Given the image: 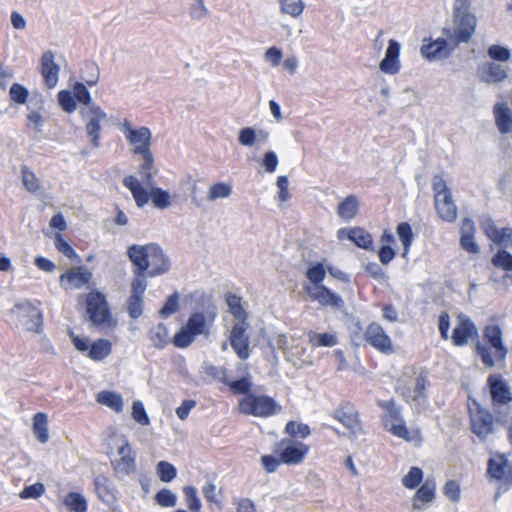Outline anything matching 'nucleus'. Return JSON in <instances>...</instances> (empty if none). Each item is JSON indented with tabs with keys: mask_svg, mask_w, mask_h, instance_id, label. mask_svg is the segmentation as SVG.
<instances>
[{
	"mask_svg": "<svg viewBox=\"0 0 512 512\" xmlns=\"http://www.w3.org/2000/svg\"><path fill=\"white\" fill-rule=\"evenodd\" d=\"M487 385L494 405H507L512 401L510 387L500 374H491Z\"/></svg>",
	"mask_w": 512,
	"mask_h": 512,
	"instance_id": "nucleus-19",
	"label": "nucleus"
},
{
	"mask_svg": "<svg viewBox=\"0 0 512 512\" xmlns=\"http://www.w3.org/2000/svg\"><path fill=\"white\" fill-rule=\"evenodd\" d=\"M134 278L131 282V295L143 297L147 288L146 274H140L138 269L133 267Z\"/></svg>",
	"mask_w": 512,
	"mask_h": 512,
	"instance_id": "nucleus-50",
	"label": "nucleus"
},
{
	"mask_svg": "<svg viewBox=\"0 0 512 512\" xmlns=\"http://www.w3.org/2000/svg\"><path fill=\"white\" fill-rule=\"evenodd\" d=\"M94 490L103 503L114 505L117 502L116 489L114 488L109 477L101 474L93 480Z\"/></svg>",
	"mask_w": 512,
	"mask_h": 512,
	"instance_id": "nucleus-27",
	"label": "nucleus"
},
{
	"mask_svg": "<svg viewBox=\"0 0 512 512\" xmlns=\"http://www.w3.org/2000/svg\"><path fill=\"white\" fill-rule=\"evenodd\" d=\"M33 432L37 440L46 443L49 439L48 418L43 412H38L33 417Z\"/></svg>",
	"mask_w": 512,
	"mask_h": 512,
	"instance_id": "nucleus-36",
	"label": "nucleus"
},
{
	"mask_svg": "<svg viewBox=\"0 0 512 512\" xmlns=\"http://www.w3.org/2000/svg\"><path fill=\"white\" fill-rule=\"evenodd\" d=\"M54 245L58 252L70 260H79V256L71 244L64 238L62 233H55Z\"/></svg>",
	"mask_w": 512,
	"mask_h": 512,
	"instance_id": "nucleus-44",
	"label": "nucleus"
},
{
	"mask_svg": "<svg viewBox=\"0 0 512 512\" xmlns=\"http://www.w3.org/2000/svg\"><path fill=\"white\" fill-rule=\"evenodd\" d=\"M73 93L75 95V99L78 102L84 104L86 107H89L90 105H95L94 103H92L90 92L83 83H75V85L73 86Z\"/></svg>",
	"mask_w": 512,
	"mask_h": 512,
	"instance_id": "nucleus-59",
	"label": "nucleus"
},
{
	"mask_svg": "<svg viewBox=\"0 0 512 512\" xmlns=\"http://www.w3.org/2000/svg\"><path fill=\"white\" fill-rule=\"evenodd\" d=\"M447 47V41L444 38H438L434 41L429 39L428 43H424L421 47V54L424 58L432 61L443 57Z\"/></svg>",
	"mask_w": 512,
	"mask_h": 512,
	"instance_id": "nucleus-31",
	"label": "nucleus"
},
{
	"mask_svg": "<svg viewBox=\"0 0 512 512\" xmlns=\"http://www.w3.org/2000/svg\"><path fill=\"white\" fill-rule=\"evenodd\" d=\"M428 385L427 377L421 373L417 379L415 386L412 390H408L407 393H404V399L406 402H416L422 398H425V390Z\"/></svg>",
	"mask_w": 512,
	"mask_h": 512,
	"instance_id": "nucleus-38",
	"label": "nucleus"
},
{
	"mask_svg": "<svg viewBox=\"0 0 512 512\" xmlns=\"http://www.w3.org/2000/svg\"><path fill=\"white\" fill-rule=\"evenodd\" d=\"M58 102L67 113H72L77 108L75 95L68 90H62L58 93Z\"/></svg>",
	"mask_w": 512,
	"mask_h": 512,
	"instance_id": "nucleus-52",
	"label": "nucleus"
},
{
	"mask_svg": "<svg viewBox=\"0 0 512 512\" xmlns=\"http://www.w3.org/2000/svg\"><path fill=\"white\" fill-rule=\"evenodd\" d=\"M459 324L453 329L451 339L454 345L464 346L469 339L478 338V330L472 319L464 314L458 315Z\"/></svg>",
	"mask_w": 512,
	"mask_h": 512,
	"instance_id": "nucleus-21",
	"label": "nucleus"
},
{
	"mask_svg": "<svg viewBox=\"0 0 512 512\" xmlns=\"http://www.w3.org/2000/svg\"><path fill=\"white\" fill-rule=\"evenodd\" d=\"M507 464V459L501 457V462L496 461L494 458H489L487 473L491 478L496 480H501L505 474V466Z\"/></svg>",
	"mask_w": 512,
	"mask_h": 512,
	"instance_id": "nucleus-51",
	"label": "nucleus"
},
{
	"mask_svg": "<svg viewBox=\"0 0 512 512\" xmlns=\"http://www.w3.org/2000/svg\"><path fill=\"white\" fill-rule=\"evenodd\" d=\"M178 307H179V295L177 292H174L167 298L164 306L160 310V314L163 317H168V316L174 314L178 310Z\"/></svg>",
	"mask_w": 512,
	"mask_h": 512,
	"instance_id": "nucleus-62",
	"label": "nucleus"
},
{
	"mask_svg": "<svg viewBox=\"0 0 512 512\" xmlns=\"http://www.w3.org/2000/svg\"><path fill=\"white\" fill-rule=\"evenodd\" d=\"M63 504L71 512H86L88 507L85 497L78 492H69L65 496Z\"/></svg>",
	"mask_w": 512,
	"mask_h": 512,
	"instance_id": "nucleus-39",
	"label": "nucleus"
},
{
	"mask_svg": "<svg viewBox=\"0 0 512 512\" xmlns=\"http://www.w3.org/2000/svg\"><path fill=\"white\" fill-rule=\"evenodd\" d=\"M347 237L356 246L363 249H370L373 244L372 235L362 227L350 228L347 231Z\"/></svg>",
	"mask_w": 512,
	"mask_h": 512,
	"instance_id": "nucleus-35",
	"label": "nucleus"
},
{
	"mask_svg": "<svg viewBox=\"0 0 512 512\" xmlns=\"http://www.w3.org/2000/svg\"><path fill=\"white\" fill-rule=\"evenodd\" d=\"M45 492V487L42 483L37 482L32 485L24 487L19 496L22 499H37Z\"/></svg>",
	"mask_w": 512,
	"mask_h": 512,
	"instance_id": "nucleus-61",
	"label": "nucleus"
},
{
	"mask_svg": "<svg viewBox=\"0 0 512 512\" xmlns=\"http://www.w3.org/2000/svg\"><path fill=\"white\" fill-rule=\"evenodd\" d=\"M156 472L159 479L164 483L171 482L177 476V469L173 464L167 461L158 462Z\"/></svg>",
	"mask_w": 512,
	"mask_h": 512,
	"instance_id": "nucleus-45",
	"label": "nucleus"
},
{
	"mask_svg": "<svg viewBox=\"0 0 512 512\" xmlns=\"http://www.w3.org/2000/svg\"><path fill=\"white\" fill-rule=\"evenodd\" d=\"M309 342L313 347H333L337 344V337L331 333H309Z\"/></svg>",
	"mask_w": 512,
	"mask_h": 512,
	"instance_id": "nucleus-42",
	"label": "nucleus"
},
{
	"mask_svg": "<svg viewBox=\"0 0 512 512\" xmlns=\"http://www.w3.org/2000/svg\"><path fill=\"white\" fill-rule=\"evenodd\" d=\"M216 318L214 311L207 314L203 312L192 313L184 327H182L173 337V344L177 348L188 347L197 335L208 333V326L211 325Z\"/></svg>",
	"mask_w": 512,
	"mask_h": 512,
	"instance_id": "nucleus-9",
	"label": "nucleus"
},
{
	"mask_svg": "<svg viewBox=\"0 0 512 512\" xmlns=\"http://www.w3.org/2000/svg\"><path fill=\"white\" fill-rule=\"evenodd\" d=\"M326 267L321 262L310 266L305 273L309 280L303 289L312 301L318 302L323 307L340 309L344 305L342 297L323 284L326 278Z\"/></svg>",
	"mask_w": 512,
	"mask_h": 512,
	"instance_id": "nucleus-5",
	"label": "nucleus"
},
{
	"mask_svg": "<svg viewBox=\"0 0 512 512\" xmlns=\"http://www.w3.org/2000/svg\"><path fill=\"white\" fill-rule=\"evenodd\" d=\"M396 232L403 244V256H406L414 239L412 228L408 222H401L397 225Z\"/></svg>",
	"mask_w": 512,
	"mask_h": 512,
	"instance_id": "nucleus-41",
	"label": "nucleus"
},
{
	"mask_svg": "<svg viewBox=\"0 0 512 512\" xmlns=\"http://www.w3.org/2000/svg\"><path fill=\"white\" fill-rule=\"evenodd\" d=\"M333 418L353 433L362 430L359 412L351 402L342 403L333 413Z\"/></svg>",
	"mask_w": 512,
	"mask_h": 512,
	"instance_id": "nucleus-20",
	"label": "nucleus"
},
{
	"mask_svg": "<svg viewBox=\"0 0 512 512\" xmlns=\"http://www.w3.org/2000/svg\"><path fill=\"white\" fill-rule=\"evenodd\" d=\"M80 115L85 123L87 136L94 147L100 144L101 124L107 121L106 112L98 105H90L80 109Z\"/></svg>",
	"mask_w": 512,
	"mask_h": 512,
	"instance_id": "nucleus-13",
	"label": "nucleus"
},
{
	"mask_svg": "<svg viewBox=\"0 0 512 512\" xmlns=\"http://www.w3.org/2000/svg\"><path fill=\"white\" fill-rule=\"evenodd\" d=\"M149 339L157 349H163L169 343L168 329L163 323H158L149 331Z\"/></svg>",
	"mask_w": 512,
	"mask_h": 512,
	"instance_id": "nucleus-37",
	"label": "nucleus"
},
{
	"mask_svg": "<svg viewBox=\"0 0 512 512\" xmlns=\"http://www.w3.org/2000/svg\"><path fill=\"white\" fill-rule=\"evenodd\" d=\"M423 480V471L419 467H411L403 477L402 484L408 489L417 488Z\"/></svg>",
	"mask_w": 512,
	"mask_h": 512,
	"instance_id": "nucleus-49",
	"label": "nucleus"
},
{
	"mask_svg": "<svg viewBox=\"0 0 512 512\" xmlns=\"http://www.w3.org/2000/svg\"><path fill=\"white\" fill-rule=\"evenodd\" d=\"M185 502L191 512H200L202 508L201 501L197 495V490L194 486H185L183 488Z\"/></svg>",
	"mask_w": 512,
	"mask_h": 512,
	"instance_id": "nucleus-47",
	"label": "nucleus"
},
{
	"mask_svg": "<svg viewBox=\"0 0 512 512\" xmlns=\"http://www.w3.org/2000/svg\"><path fill=\"white\" fill-rule=\"evenodd\" d=\"M475 232V222L469 217L463 218L460 227V246L470 254L480 253V246L475 241Z\"/></svg>",
	"mask_w": 512,
	"mask_h": 512,
	"instance_id": "nucleus-24",
	"label": "nucleus"
},
{
	"mask_svg": "<svg viewBox=\"0 0 512 512\" xmlns=\"http://www.w3.org/2000/svg\"><path fill=\"white\" fill-rule=\"evenodd\" d=\"M256 141V133L253 128L246 127L240 130L239 142L244 146H252Z\"/></svg>",
	"mask_w": 512,
	"mask_h": 512,
	"instance_id": "nucleus-64",
	"label": "nucleus"
},
{
	"mask_svg": "<svg viewBox=\"0 0 512 512\" xmlns=\"http://www.w3.org/2000/svg\"><path fill=\"white\" fill-rule=\"evenodd\" d=\"M494 116L496 126L501 134H508L512 131V113L506 104H496L494 106Z\"/></svg>",
	"mask_w": 512,
	"mask_h": 512,
	"instance_id": "nucleus-30",
	"label": "nucleus"
},
{
	"mask_svg": "<svg viewBox=\"0 0 512 512\" xmlns=\"http://www.w3.org/2000/svg\"><path fill=\"white\" fill-rule=\"evenodd\" d=\"M471 0H455L453 7V34L450 33V53L460 43H468L477 27V18L471 12Z\"/></svg>",
	"mask_w": 512,
	"mask_h": 512,
	"instance_id": "nucleus-8",
	"label": "nucleus"
},
{
	"mask_svg": "<svg viewBox=\"0 0 512 512\" xmlns=\"http://www.w3.org/2000/svg\"><path fill=\"white\" fill-rule=\"evenodd\" d=\"M477 411L470 410L471 430L480 439L485 440L494 430L493 415L489 410L483 409L477 402Z\"/></svg>",
	"mask_w": 512,
	"mask_h": 512,
	"instance_id": "nucleus-18",
	"label": "nucleus"
},
{
	"mask_svg": "<svg viewBox=\"0 0 512 512\" xmlns=\"http://www.w3.org/2000/svg\"><path fill=\"white\" fill-rule=\"evenodd\" d=\"M231 192L232 189L229 184L223 182L215 183L210 187L208 199L214 201L218 198H227L230 196Z\"/></svg>",
	"mask_w": 512,
	"mask_h": 512,
	"instance_id": "nucleus-55",
	"label": "nucleus"
},
{
	"mask_svg": "<svg viewBox=\"0 0 512 512\" xmlns=\"http://www.w3.org/2000/svg\"><path fill=\"white\" fill-rule=\"evenodd\" d=\"M132 417L137 423H139L142 426H147L150 423L145 407L143 403L139 400L133 402Z\"/></svg>",
	"mask_w": 512,
	"mask_h": 512,
	"instance_id": "nucleus-60",
	"label": "nucleus"
},
{
	"mask_svg": "<svg viewBox=\"0 0 512 512\" xmlns=\"http://www.w3.org/2000/svg\"><path fill=\"white\" fill-rule=\"evenodd\" d=\"M9 96L17 104H25L29 97L28 90L19 83H14L9 90Z\"/></svg>",
	"mask_w": 512,
	"mask_h": 512,
	"instance_id": "nucleus-57",
	"label": "nucleus"
},
{
	"mask_svg": "<svg viewBox=\"0 0 512 512\" xmlns=\"http://www.w3.org/2000/svg\"><path fill=\"white\" fill-rule=\"evenodd\" d=\"M21 173L25 189L31 193H37L40 190V181L35 173L27 166H22Z\"/></svg>",
	"mask_w": 512,
	"mask_h": 512,
	"instance_id": "nucleus-46",
	"label": "nucleus"
},
{
	"mask_svg": "<svg viewBox=\"0 0 512 512\" xmlns=\"http://www.w3.org/2000/svg\"><path fill=\"white\" fill-rule=\"evenodd\" d=\"M123 184L130 190L138 207L146 205L150 197L157 208L164 209L171 204L170 195L167 191L162 190L161 188H152L149 193L135 176H126L123 179Z\"/></svg>",
	"mask_w": 512,
	"mask_h": 512,
	"instance_id": "nucleus-10",
	"label": "nucleus"
},
{
	"mask_svg": "<svg viewBox=\"0 0 512 512\" xmlns=\"http://www.w3.org/2000/svg\"><path fill=\"white\" fill-rule=\"evenodd\" d=\"M432 188L437 215L446 221L448 220V185L441 175H435L432 179Z\"/></svg>",
	"mask_w": 512,
	"mask_h": 512,
	"instance_id": "nucleus-22",
	"label": "nucleus"
},
{
	"mask_svg": "<svg viewBox=\"0 0 512 512\" xmlns=\"http://www.w3.org/2000/svg\"><path fill=\"white\" fill-rule=\"evenodd\" d=\"M78 306L84 311L85 318L99 330H114L118 321L114 317L107 296L98 289L79 294Z\"/></svg>",
	"mask_w": 512,
	"mask_h": 512,
	"instance_id": "nucleus-2",
	"label": "nucleus"
},
{
	"mask_svg": "<svg viewBox=\"0 0 512 512\" xmlns=\"http://www.w3.org/2000/svg\"><path fill=\"white\" fill-rule=\"evenodd\" d=\"M139 155L143 159L142 164L139 166V174L146 185L152 186L154 183V157L152 151H146Z\"/></svg>",
	"mask_w": 512,
	"mask_h": 512,
	"instance_id": "nucleus-34",
	"label": "nucleus"
},
{
	"mask_svg": "<svg viewBox=\"0 0 512 512\" xmlns=\"http://www.w3.org/2000/svg\"><path fill=\"white\" fill-rule=\"evenodd\" d=\"M485 344L477 340L475 344L476 355L480 357L483 365L493 368L496 361H505L508 348L503 341V332L499 325L489 324L483 330Z\"/></svg>",
	"mask_w": 512,
	"mask_h": 512,
	"instance_id": "nucleus-7",
	"label": "nucleus"
},
{
	"mask_svg": "<svg viewBox=\"0 0 512 512\" xmlns=\"http://www.w3.org/2000/svg\"><path fill=\"white\" fill-rule=\"evenodd\" d=\"M127 310L131 318L137 319L140 317L143 312V297L130 295L127 301Z\"/></svg>",
	"mask_w": 512,
	"mask_h": 512,
	"instance_id": "nucleus-58",
	"label": "nucleus"
},
{
	"mask_svg": "<svg viewBox=\"0 0 512 512\" xmlns=\"http://www.w3.org/2000/svg\"><path fill=\"white\" fill-rule=\"evenodd\" d=\"M59 70V66L54 61L53 52L45 51L41 57L40 72L48 88H54L57 85Z\"/></svg>",
	"mask_w": 512,
	"mask_h": 512,
	"instance_id": "nucleus-26",
	"label": "nucleus"
},
{
	"mask_svg": "<svg viewBox=\"0 0 512 512\" xmlns=\"http://www.w3.org/2000/svg\"><path fill=\"white\" fill-rule=\"evenodd\" d=\"M70 336L75 348L80 352H87V356L93 361H102L112 352V343L107 339H97L89 344L86 338H81L74 333Z\"/></svg>",
	"mask_w": 512,
	"mask_h": 512,
	"instance_id": "nucleus-14",
	"label": "nucleus"
},
{
	"mask_svg": "<svg viewBox=\"0 0 512 512\" xmlns=\"http://www.w3.org/2000/svg\"><path fill=\"white\" fill-rule=\"evenodd\" d=\"M96 400L99 404L107 406L117 413L123 410L122 396L116 392L103 390L97 394Z\"/></svg>",
	"mask_w": 512,
	"mask_h": 512,
	"instance_id": "nucleus-33",
	"label": "nucleus"
},
{
	"mask_svg": "<svg viewBox=\"0 0 512 512\" xmlns=\"http://www.w3.org/2000/svg\"><path fill=\"white\" fill-rule=\"evenodd\" d=\"M285 432L292 437L298 435L301 438H306L310 435L311 431L307 424L297 423L291 420L286 423Z\"/></svg>",
	"mask_w": 512,
	"mask_h": 512,
	"instance_id": "nucleus-56",
	"label": "nucleus"
},
{
	"mask_svg": "<svg viewBox=\"0 0 512 512\" xmlns=\"http://www.w3.org/2000/svg\"><path fill=\"white\" fill-rule=\"evenodd\" d=\"M488 56L494 60L499 62H506L511 57V51L509 48L502 45H491L487 50Z\"/></svg>",
	"mask_w": 512,
	"mask_h": 512,
	"instance_id": "nucleus-54",
	"label": "nucleus"
},
{
	"mask_svg": "<svg viewBox=\"0 0 512 512\" xmlns=\"http://www.w3.org/2000/svg\"><path fill=\"white\" fill-rule=\"evenodd\" d=\"M499 241L493 240V243L503 247L502 249L512 248V227H504L498 231Z\"/></svg>",
	"mask_w": 512,
	"mask_h": 512,
	"instance_id": "nucleus-63",
	"label": "nucleus"
},
{
	"mask_svg": "<svg viewBox=\"0 0 512 512\" xmlns=\"http://www.w3.org/2000/svg\"><path fill=\"white\" fill-rule=\"evenodd\" d=\"M477 73L480 80L488 84L502 82L508 77L507 70L495 62H488L479 66Z\"/></svg>",
	"mask_w": 512,
	"mask_h": 512,
	"instance_id": "nucleus-28",
	"label": "nucleus"
},
{
	"mask_svg": "<svg viewBox=\"0 0 512 512\" xmlns=\"http://www.w3.org/2000/svg\"><path fill=\"white\" fill-rule=\"evenodd\" d=\"M119 458L112 462L114 471L118 474L129 475L135 471L136 456L128 440L118 448Z\"/></svg>",
	"mask_w": 512,
	"mask_h": 512,
	"instance_id": "nucleus-23",
	"label": "nucleus"
},
{
	"mask_svg": "<svg viewBox=\"0 0 512 512\" xmlns=\"http://www.w3.org/2000/svg\"><path fill=\"white\" fill-rule=\"evenodd\" d=\"M155 502L161 507H174L177 503L176 495L169 489L163 488L154 497Z\"/></svg>",
	"mask_w": 512,
	"mask_h": 512,
	"instance_id": "nucleus-53",
	"label": "nucleus"
},
{
	"mask_svg": "<svg viewBox=\"0 0 512 512\" xmlns=\"http://www.w3.org/2000/svg\"><path fill=\"white\" fill-rule=\"evenodd\" d=\"M13 311H17L18 318L24 323L26 329L39 333L43 326L41 311L29 301L15 304Z\"/></svg>",
	"mask_w": 512,
	"mask_h": 512,
	"instance_id": "nucleus-17",
	"label": "nucleus"
},
{
	"mask_svg": "<svg viewBox=\"0 0 512 512\" xmlns=\"http://www.w3.org/2000/svg\"><path fill=\"white\" fill-rule=\"evenodd\" d=\"M436 483L433 479L427 478L418 488L412 499V506L415 510H420L424 504L431 502L435 498Z\"/></svg>",
	"mask_w": 512,
	"mask_h": 512,
	"instance_id": "nucleus-29",
	"label": "nucleus"
},
{
	"mask_svg": "<svg viewBox=\"0 0 512 512\" xmlns=\"http://www.w3.org/2000/svg\"><path fill=\"white\" fill-rule=\"evenodd\" d=\"M238 410L244 415L268 418L278 414L281 411V406L270 396L252 393L239 400Z\"/></svg>",
	"mask_w": 512,
	"mask_h": 512,
	"instance_id": "nucleus-11",
	"label": "nucleus"
},
{
	"mask_svg": "<svg viewBox=\"0 0 512 512\" xmlns=\"http://www.w3.org/2000/svg\"><path fill=\"white\" fill-rule=\"evenodd\" d=\"M229 390L234 395H243V397H247V395H251L252 392V382L249 377H242L237 380L226 382Z\"/></svg>",
	"mask_w": 512,
	"mask_h": 512,
	"instance_id": "nucleus-40",
	"label": "nucleus"
},
{
	"mask_svg": "<svg viewBox=\"0 0 512 512\" xmlns=\"http://www.w3.org/2000/svg\"><path fill=\"white\" fill-rule=\"evenodd\" d=\"M225 301L229 308V312L235 319L238 320V322L233 325L230 331V345L241 360H246L250 355V340L246 333L249 327L247 322L248 313L243 308L242 299L240 296L233 293H227L225 295Z\"/></svg>",
	"mask_w": 512,
	"mask_h": 512,
	"instance_id": "nucleus-3",
	"label": "nucleus"
},
{
	"mask_svg": "<svg viewBox=\"0 0 512 512\" xmlns=\"http://www.w3.org/2000/svg\"><path fill=\"white\" fill-rule=\"evenodd\" d=\"M358 211L359 201L355 195L345 197L337 207L338 216L345 221L353 219L358 214Z\"/></svg>",
	"mask_w": 512,
	"mask_h": 512,
	"instance_id": "nucleus-32",
	"label": "nucleus"
},
{
	"mask_svg": "<svg viewBox=\"0 0 512 512\" xmlns=\"http://www.w3.org/2000/svg\"><path fill=\"white\" fill-rule=\"evenodd\" d=\"M59 282L65 290H78L93 284V273L85 266L67 269L59 277Z\"/></svg>",
	"mask_w": 512,
	"mask_h": 512,
	"instance_id": "nucleus-16",
	"label": "nucleus"
},
{
	"mask_svg": "<svg viewBox=\"0 0 512 512\" xmlns=\"http://www.w3.org/2000/svg\"><path fill=\"white\" fill-rule=\"evenodd\" d=\"M122 130L127 141L133 146L132 153L134 155L151 151L152 135L148 127L142 126L134 129L128 120H124Z\"/></svg>",
	"mask_w": 512,
	"mask_h": 512,
	"instance_id": "nucleus-15",
	"label": "nucleus"
},
{
	"mask_svg": "<svg viewBox=\"0 0 512 512\" xmlns=\"http://www.w3.org/2000/svg\"><path fill=\"white\" fill-rule=\"evenodd\" d=\"M363 339L366 344L383 355H391L396 351L392 338L378 322L373 321L366 326Z\"/></svg>",
	"mask_w": 512,
	"mask_h": 512,
	"instance_id": "nucleus-12",
	"label": "nucleus"
},
{
	"mask_svg": "<svg viewBox=\"0 0 512 512\" xmlns=\"http://www.w3.org/2000/svg\"><path fill=\"white\" fill-rule=\"evenodd\" d=\"M377 405L384 413L381 416L382 427L391 435L407 442H420L421 431L418 428L409 429L402 416L401 408L394 399L378 400Z\"/></svg>",
	"mask_w": 512,
	"mask_h": 512,
	"instance_id": "nucleus-6",
	"label": "nucleus"
},
{
	"mask_svg": "<svg viewBox=\"0 0 512 512\" xmlns=\"http://www.w3.org/2000/svg\"><path fill=\"white\" fill-rule=\"evenodd\" d=\"M280 7L282 13L296 18L302 14L305 5L302 0H281Z\"/></svg>",
	"mask_w": 512,
	"mask_h": 512,
	"instance_id": "nucleus-48",
	"label": "nucleus"
},
{
	"mask_svg": "<svg viewBox=\"0 0 512 512\" xmlns=\"http://www.w3.org/2000/svg\"><path fill=\"white\" fill-rule=\"evenodd\" d=\"M127 256L140 274L151 278L167 273L171 267L169 257L156 243L133 244L127 248Z\"/></svg>",
	"mask_w": 512,
	"mask_h": 512,
	"instance_id": "nucleus-1",
	"label": "nucleus"
},
{
	"mask_svg": "<svg viewBox=\"0 0 512 512\" xmlns=\"http://www.w3.org/2000/svg\"><path fill=\"white\" fill-rule=\"evenodd\" d=\"M491 263L494 267L502 269L505 272H512V253L506 249H499L492 256Z\"/></svg>",
	"mask_w": 512,
	"mask_h": 512,
	"instance_id": "nucleus-43",
	"label": "nucleus"
},
{
	"mask_svg": "<svg viewBox=\"0 0 512 512\" xmlns=\"http://www.w3.org/2000/svg\"><path fill=\"white\" fill-rule=\"evenodd\" d=\"M400 45L394 40L390 39L384 59L380 62L379 68L382 72L395 75L400 71Z\"/></svg>",
	"mask_w": 512,
	"mask_h": 512,
	"instance_id": "nucleus-25",
	"label": "nucleus"
},
{
	"mask_svg": "<svg viewBox=\"0 0 512 512\" xmlns=\"http://www.w3.org/2000/svg\"><path fill=\"white\" fill-rule=\"evenodd\" d=\"M310 450L309 445L292 438H283L276 443L273 455H263L261 464L267 473H274L281 464L299 465Z\"/></svg>",
	"mask_w": 512,
	"mask_h": 512,
	"instance_id": "nucleus-4",
	"label": "nucleus"
}]
</instances>
